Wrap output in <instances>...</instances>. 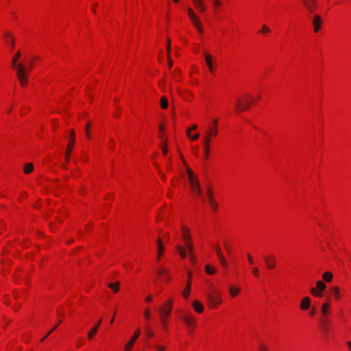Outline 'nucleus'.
Instances as JSON below:
<instances>
[{
	"label": "nucleus",
	"mask_w": 351,
	"mask_h": 351,
	"mask_svg": "<svg viewBox=\"0 0 351 351\" xmlns=\"http://www.w3.org/2000/svg\"><path fill=\"white\" fill-rule=\"evenodd\" d=\"M213 127H209L205 130L204 135L202 139V143L204 146V153L206 159L208 158L210 152V143L211 141L212 136H216L217 132V120H213Z\"/></svg>",
	"instance_id": "nucleus-1"
},
{
	"label": "nucleus",
	"mask_w": 351,
	"mask_h": 351,
	"mask_svg": "<svg viewBox=\"0 0 351 351\" xmlns=\"http://www.w3.org/2000/svg\"><path fill=\"white\" fill-rule=\"evenodd\" d=\"M173 305V300L169 299L164 302L162 307L159 309L160 317L162 324L165 326V320L169 316Z\"/></svg>",
	"instance_id": "nucleus-2"
},
{
	"label": "nucleus",
	"mask_w": 351,
	"mask_h": 351,
	"mask_svg": "<svg viewBox=\"0 0 351 351\" xmlns=\"http://www.w3.org/2000/svg\"><path fill=\"white\" fill-rule=\"evenodd\" d=\"M182 236L184 240V243L186 247L189 251V252H192L194 250L193 245L191 241V236L189 234V230L188 228L183 226L182 228Z\"/></svg>",
	"instance_id": "nucleus-3"
},
{
	"label": "nucleus",
	"mask_w": 351,
	"mask_h": 351,
	"mask_svg": "<svg viewBox=\"0 0 351 351\" xmlns=\"http://www.w3.org/2000/svg\"><path fill=\"white\" fill-rule=\"evenodd\" d=\"M245 101L242 102L240 98H237L236 102V110L238 111H245L248 109L249 106L252 104L250 101V96L249 95H245Z\"/></svg>",
	"instance_id": "nucleus-4"
},
{
	"label": "nucleus",
	"mask_w": 351,
	"mask_h": 351,
	"mask_svg": "<svg viewBox=\"0 0 351 351\" xmlns=\"http://www.w3.org/2000/svg\"><path fill=\"white\" fill-rule=\"evenodd\" d=\"M187 12L190 19L191 20L195 28L198 30L199 33H202L204 29L202 26V23L199 19L195 15V14L194 13V12L193 11V10L191 8H189L187 9Z\"/></svg>",
	"instance_id": "nucleus-5"
},
{
	"label": "nucleus",
	"mask_w": 351,
	"mask_h": 351,
	"mask_svg": "<svg viewBox=\"0 0 351 351\" xmlns=\"http://www.w3.org/2000/svg\"><path fill=\"white\" fill-rule=\"evenodd\" d=\"M16 76L19 83L22 86H25L27 83V69H23L21 65L18 66V71H16Z\"/></svg>",
	"instance_id": "nucleus-6"
},
{
	"label": "nucleus",
	"mask_w": 351,
	"mask_h": 351,
	"mask_svg": "<svg viewBox=\"0 0 351 351\" xmlns=\"http://www.w3.org/2000/svg\"><path fill=\"white\" fill-rule=\"evenodd\" d=\"M317 288L319 291H317L315 288H312L311 289V293L318 298H320L322 296V292L326 289V285L324 282H323L321 280H319L316 283Z\"/></svg>",
	"instance_id": "nucleus-7"
},
{
	"label": "nucleus",
	"mask_w": 351,
	"mask_h": 351,
	"mask_svg": "<svg viewBox=\"0 0 351 351\" xmlns=\"http://www.w3.org/2000/svg\"><path fill=\"white\" fill-rule=\"evenodd\" d=\"M75 139V132L73 130H72L71 131V136H70V139H69V144H68L66 154H65V160L66 162H68L69 161V156H70L71 152L73 150Z\"/></svg>",
	"instance_id": "nucleus-8"
},
{
	"label": "nucleus",
	"mask_w": 351,
	"mask_h": 351,
	"mask_svg": "<svg viewBox=\"0 0 351 351\" xmlns=\"http://www.w3.org/2000/svg\"><path fill=\"white\" fill-rule=\"evenodd\" d=\"M322 23V19L320 15L315 14L312 17V25L315 32H318L320 30Z\"/></svg>",
	"instance_id": "nucleus-9"
},
{
	"label": "nucleus",
	"mask_w": 351,
	"mask_h": 351,
	"mask_svg": "<svg viewBox=\"0 0 351 351\" xmlns=\"http://www.w3.org/2000/svg\"><path fill=\"white\" fill-rule=\"evenodd\" d=\"M214 292L216 294V297L213 296L211 294H208V295H207L208 300L210 302V305L212 307H215L221 303V300H220V298L219 296V291L217 290H215Z\"/></svg>",
	"instance_id": "nucleus-10"
},
{
	"label": "nucleus",
	"mask_w": 351,
	"mask_h": 351,
	"mask_svg": "<svg viewBox=\"0 0 351 351\" xmlns=\"http://www.w3.org/2000/svg\"><path fill=\"white\" fill-rule=\"evenodd\" d=\"M21 57V51H18L16 52L11 60L12 66L14 69L18 71V66L21 65L23 69H25V65L21 62H18L19 59Z\"/></svg>",
	"instance_id": "nucleus-11"
},
{
	"label": "nucleus",
	"mask_w": 351,
	"mask_h": 351,
	"mask_svg": "<svg viewBox=\"0 0 351 351\" xmlns=\"http://www.w3.org/2000/svg\"><path fill=\"white\" fill-rule=\"evenodd\" d=\"M140 334H141V330L140 329H137L135 331L134 334L133 335L132 338L125 345V351H130L131 350V349H132V348L133 346L134 343L138 338Z\"/></svg>",
	"instance_id": "nucleus-12"
},
{
	"label": "nucleus",
	"mask_w": 351,
	"mask_h": 351,
	"mask_svg": "<svg viewBox=\"0 0 351 351\" xmlns=\"http://www.w3.org/2000/svg\"><path fill=\"white\" fill-rule=\"evenodd\" d=\"M303 4L309 13H313L317 6L315 0H303Z\"/></svg>",
	"instance_id": "nucleus-13"
},
{
	"label": "nucleus",
	"mask_w": 351,
	"mask_h": 351,
	"mask_svg": "<svg viewBox=\"0 0 351 351\" xmlns=\"http://www.w3.org/2000/svg\"><path fill=\"white\" fill-rule=\"evenodd\" d=\"M265 262L267 265V267L269 269H271L276 267V258L274 256H264Z\"/></svg>",
	"instance_id": "nucleus-14"
},
{
	"label": "nucleus",
	"mask_w": 351,
	"mask_h": 351,
	"mask_svg": "<svg viewBox=\"0 0 351 351\" xmlns=\"http://www.w3.org/2000/svg\"><path fill=\"white\" fill-rule=\"evenodd\" d=\"M215 248V251H216V252L217 254V256H218V258L219 259V261H220L221 265L223 267L227 268L228 267V263H227V262L226 261V258H225L224 256L223 255V254L221 252V250L219 246L218 245H217Z\"/></svg>",
	"instance_id": "nucleus-15"
},
{
	"label": "nucleus",
	"mask_w": 351,
	"mask_h": 351,
	"mask_svg": "<svg viewBox=\"0 0 351 351\" xmlns=\"http://www.w3.org/2000/svg\"><path fill=\"white\" fill-rule=\"evenodd\" d=\"M191 188H192V190L194 191V193H195L199 196H200L202 198H203V195H202V192L200 189L199 182L198 179H196L195 182L192 183Z\"/></svg>",
	"instance_id": "nucleus-16"
},
{
	"label": "nucleus",
	"mask_w": 351,
	"mask_h": 351,
	"mask_svg": "<svg viewBox=\"0 0 351 351\" xmlns=\"http://www.w3.org/2000/svg\"><path fill=\"white\" fill-rule=\"evenodd\" d=\"M101 319H100L97 323L90 329V330L88 332V338L89 339H91L97 333V331L99 328V327L100 326V324H101Z\"/></svg>",
	"instance_id": "nucleus-17"
},
{
	"label": "nucleus",
	"mask_w": 351,
	"mask_h": 351,
	"mask_svg": "<svg viewBox=\"0 0 351 351\" xmlns=\"http://www.w3.org/2000/svg\"><path fill=\"white\" fill-rule=\"evenodd\" d=\"M205 60L206 62V64L209 69V71L211 73H213V58L212 56L210 53H205Z\"/></svg>",
	"instance_id": "nucleus-18"
},
{
	"label": "nucleus",
	"mask_w": 351,
	"mask_h": 351,
	"mask_svg": "<svg viewBox=\"0 0 351 351\" xmlns=\"http://www.w3.org/2000/svg\"><path fill=\"white\" fill-rule=\"evenodd\" d=\"M311 306V299L308 297L304 298L300 303V308L306 311L310 308Z\"/></svg>",
	"instance_id": "nucleus-19"
},
{
	"label": "nucleus",
	"mask_w": 351,
	"mask_h": 351,
	"mask_svg": "<svg viewBox=\"0 0 351 351\" xmlns=\"http://www.w3.org/2000/svg\"><path fill=\"white\" fill-rule=\"evenodd\" d=\"M188 276H189V278H191V273L189 272ZM190 290H191V282H190V279H189V281L186 284V288L182 293V295L185 298H186L189 296Z\"/></svg>",
	"instance_id": "nucleus-20"
},
{
	"label": "nucleus",
	"mask_w": 351,
	"mask_h": 351,
	"mask_svg": "<svg viewBox=\"0 0 351 351\" xmlns=\"http://www.w3.org/2000/svg\"><path fill=\"white\" fill-rule=\"evenodd\" d=\"M194 5L200 11L204 12L205 5L202 0H192Z\"/></svg>",
	"instance_id": "nucleus-21"
},
{
	"label": "nucleus",
	"mask_w": 351,
	"mask_h": 351,
	"mask_svg": "<svg viewBox=\"0 0 351 351\" xmlns=\"http://www.w3.org/2000/svg\"><path fill=\"white\" fill-rule=\"evenodd\" d=\"M182 319L189 326H193L195 323V319L191 316H183Z\"/></svg>",
	"instance_id": "nucleus-22"
},
{
	"label": "nucleus",
	"mask_w": 351,
	"mask_h": 351,
	"mask_svg": "<svg viewBox=\"0 0 351 351\" xmlns=\"http://www.w3.org/2000/svg\"><path fill=\"white\" fill-rule=\"evenodd\" d=\"M193 308L195 309V311L197 312V313H202L204 310V307L202 304L201 302H199V301H194L193 302Z\"/></svg>",
	"instance_id": "nucleus-23"
},
{
	"label": "nucleus",
	"mask_w": 351,
	"mask_h": 351,
	"mask_svg": "<svg viewBox=\"0 0 351 351\" xmlns=\"http://www.w3.org/2000/svg\"><path fill=\"white\" fill-rule=\"evenodd\" d=\"M186 173L189 179L190 184L192 185V183L195 182V180L197 179V178L194 175L192 170L189 167L186 168Z\"/></svg>",
	"instance_id": "nucleus-24"
},
{
	"label": "nucleus",
	"mask_w": 351,
	"mask_h": 351,
	"mask_svg": "<svg viewBox=\"0 0 351 351\" xmlns=\"http://www.w3.org/2000/svg\"><path fill=\"white\" fill-rule=\"evenodd\" d=\"M169 273V269H159L158 270V274L160 275V276H163V275H166V276L164 278V280L166 282H168L169 280H170V277L168 276V274Z\"/></svg>",
	"instance_id": "nucleus-25"
},
{
	"label": "nucleus",
	"mask_w": 351,
	"mask_h": 351,
	"mask_svg": "<svg viewBox=\"0 0 351 351\" xmlns=\"http://www.w3.org/2000/svg\"><path fill=\"white\" fill-rule=\"evenodd\" d=\"M331 293L336 300H339L341 297L339 288L338 287H333L331 288Z\"/></svg>",
	"instance_id": "nucleus-26"
},
{
	"label": "nucleus",
	"mask_w": 351,
	"mask_h": 351,
	"mask_svg": "<svg viewBox=\"0 0 351 351\" xmlns=\"http://www.w3.org/2000/svg\"><path fill=\"white\" fill-rule=\"evenodd\" d=\"M5 37L7 43L10 44L11 47H13L14 45V39L13 36H12L10 33H5Z\"/></svg>",
	"instance_id": "nucleus-27"
},
{
	"label": "nucleus",
	"mask_w": 351,
	"mask_h": 351,
	"mask_svg": "<svg viewBox=\"0 0 351 351\" xmlns=\"http://www.w3.org/2000/svg\"><path fill=\"white\" fill-rule=\"evenodd\" d=\"M156 243L158 245V254L161 255L165 249L164 245L162 244L161 239H160L157 240Z\"/></svg>",
	"instance_id": "nucleus-28"
},
{
	"label": "nucleus",
	"mask_w": 351,
	"mask_h": 351,
	"mask_svg": "<svg viewBox=\"0 0 351 351\" xmlns=\"http://www.w3.org/2000/svg\"><path fill=\"white\" fill-rule=\"evenodd\" d=\"M108 287L111 289L114 292L117 293L119 289V282H116L115 283L108 284Z\"/></svg>",
	"instance_id": "nucleus-29"
},
{
	"label": "nucleus",
	"mask_w": 351,
	"mask_h": 351,
	"mask_svg": "<svg viewBox=\"0 0 351 351\" xmlns=\"http://www.w3.org/2000/svg\"><path fill=\"white\" fill-rule=\"evenodd\" d=\"M34 169V165L32 163L26 164L24 167V173L28 174L31 173Z\"/></svg>",
	"instance_id": "nucleus-30"
},
{
	"label": "nucleus",
	"mask_w": 351,
	"mask_h": 351,
	"mask_svg": "<svg viewBox=\"0 0 351 351\" xmlns=\"http://www.w3.org/2000/svg\"><path fill=\"white\" fill-rule=\"evenodd\" d=\"M332 276H333L331 272L327 271L323 274L322 278L326 282H330L332 279Z\"/></svg>",
	"instance_id": "nucleus-31"
},
{
	"label": "nucleus",
	"mask_w": 351,
	"mask_h": 351,
	"mask_svg": "<svg viewBox=\"0 0 351 351\" xmlns=\"http://www.w3.org/2000/svg\"><path fill=\"white\" fill-rule=\"evenodd\" d=\"M240 291V289L238 287H230L229 289V293L232 297H235Z\"/></svg>",
	"instance_id": "nucleus-32"
},
{
	"label": "nucleus",
	"mask_w": 351,
	"mask_h": 351,
	"mask_svg": "<svg viewBox=\"0 0 351 351\" xmlns=\"http://www.w3.org/2000/svg\"><path fill=\"white\" fill-rule=\"evenodd\" d=\"M178 251L179 252V254L181 256L182 258H185L186 257V251L184 250V248L182 247H181L180 245H178L176 247Z\"/></svg>",
	"instance_id": "nucleus-33"
},
{
	"label": "nucleus",
	"mask_w": 351,
	"mask_h": 351,
	"mask_svg": "<svg viewBox=\"0 0 351 351\" xmlns=\"http://www.w3.org/2000/svg\"><path fill=\"white\" fill-rule=\"evenodd\" d=\"M61 323H62L61 320L58 321V324L54 325L53 326V328L51 329H50V330L47 333V335L40 340V341H43L53 331H54L57 328L58 324H60Z\"/></svg>",
	"instance_id": "nucleus-34"
},
{
	"label": "nucleus",
	"mask_w": 351,
	"mask_h": 351,
	"mask_svg": "<svg viewBox=\"0 0 351 351\" xmlns=\"http://www.w3.org/2000/svg\"><path fill=\"white\" fill-rule=\"evenodd\" d=\"M160 106L162 109H166L168 107V101L165 97H162L160 99Z\"/></svg>",
	"instance_id": "nucleus-35"
},
{
	"label": "nucleus",
	"mask_w": 351,
	"mask_h": 351,
	"mask_svg": "<svg viewBox=\"0 0 351 351\" xmlns=\"http://www.w3.org/2000/svg\"><path fill=\"white\" fill-rule=\"evenodd\" d=\"M329 306L330 305L328 303L323 304L322 306V313H323V315H326L328 313Z\"/></svg>",
	"instance_id": "nucleus-36"
},
{
	"label": "nucleus",
	"mask_w": 351,
	"mask_h": 351,
	"mask_svg": "<svg viewBox=\"0 0 351 351\" xmlns=\"http://www.w3.org/2000/svg\"><path fill=\"white\" fill-rule=\"evenodd\" d=\"M259 32L265 34L270 32V29L268 27H267L265 25H263L262 28L259 31Z\"/></svg>",
	"instance_id": "nucleus-37"
},
{
	"label": "nucleus",
	"mask_w": 351,
	"mask_h": 351,
	"mask_svg": "<svg viewBox=\"0 0 351 351\" xmlns=\"http://www.w3.org/2000/svg\"><path fill=\"white\" fill-rule=\"evenodd\" d=\"M206 272L208 274H213L215 273V269L214 268H212L209 265H206L205 267Z\"/></svg>",
	"instance_id": "nucleus-38"
},
{
	"label": "nucleus",
	"mask_w": 351,
	"mask_h": 351,
	"mask_svg": "<svg viewBox=\"0 0 351 351\" xmlns=\"http://www.w3.org/2000/svg\"><path fill=\"white\" fill-rule=\"evenodd\" d=\"M209 204L213 210H216L217 208V204L214 201L213 198H210Z\"/></svg>",
	"instance_id": "nucleus-39"
},
{
	"label": "nucleus",
	"mask_w": 351,
	"mask_h": 351,
	"mask_svg": "<svg viewBox=\"0 0 351 351\" xmlns=\"http://www.w3.org/2000/svg\"><path fill=\"white\" fill-rule=\"evenodd\" d=\"M144 316L147 320H149L150 319V313L149 308H146L145 309Z\"/></svg>",
	"instance_id": "nucleus-40"
},
{
	"label": "nucleus",
	"mask_w": 351,
	"mask_h": 351,
	"mask_svg": "<svg viewBox=\"0 0 351 351\" xmlns=\"http://www.w3.org/2000/svg\"><path fill=\"white\" fill-rule=\"evenodd\" d=\"M146 333L149 337H152L154 335V332L149 327H146L145 328Z\"/></svg>",
	"instance_id": "nucleus-41"
},
{
	"label": "nucleus",
	"mask_w": 351,
	"mask_h": 351,
	"mask_svg": "<svg viewBox=\"0 0 351 351\" xmlns=\"http://www.w3.org/2000/svg\"><path fill=\"white\" fill-rule=\"evenodd\" d=\"M206 193L208 195V202H210V198H213V195H212V190L210 188L208 187L207 189Z\"/></svg>",
	"instance_id": "nucleus-42"
},
{
	"label": "nucleus",
	"mask_w": 351,
	"mask_h": 351,
	"mask_svg": "<svg viewBox=\"0 0 351 351\" xmlns=\"http://www.w3.org/2000/svg\"><path fill=\"white\" fill-rule=\"evenodd\" d=\"M170 50H171V44H170V40L168 39L167 40V54L169 55L170 54Z\"/></svg>",
	"instance_id": "nucleus-43"
},
{
	"label": "nucleus",
	"mask_w": 351,
	"mask_h": 351,
	"mask_svg": "<svg viewBox=\"0 0 351 351\" xmlns=\"http://www.w3.org/2000/svg\"><path fill=\"white\" fill-rule=\"evenodd\" d=\"M86 136L89 138H90V134H89V132H88V130H89V128H90V123H88L86 125Z\"/></svg>",
	"instance_id": "nucleus-44"
},
{
	"label": "nucleus",
	"mask_w": 351,
	"mask_h": 351,
	"mask_svg": "<svg viewBox=\"0 0 351 351\" xmlns=\"http://www.w3.org/2000/svg\"><path fill=\"white\" fill-rule=\"evenodd\" d=\"M252 274L255 276H258V274H259V270L257 267H254L252 269Z\"/></svg>",
	"instance_id": "nucleus-45"
},
{
	"label": "nucleus",
	"mask_w": 351,
	"mask_h": 351,
	"mask_svg": "<svg viewBox=\"0 0 351 351\" xmlns=\"http://www.w3.org/2000/svg\"><path fill=\"white\" fill-rule=\"evenodd\" d=\"M213 3L216 8L220 7L221 5V2L219 0H214Z\"/></svg>",
	"instance_id": "nucleus-46"
},
{
	"label": "nucleus",
	"mask_w": 351,
	"mask_h": 351,
	"mask_svg": "<svg viewBox=\"0 0 351 351\" xmlns=\"http://www.w3.org/2000/svg\"><path fill=\"white\" fill-rule=\"evenodd\" d=\"M156 351H164L165 348L164 346H156L155 347Z\"/></svg>",
	"instance_id": "nucleus-47"
},
{
	"label": "nucleus",
	"mask_w": 351,
	"mask_h": 351,
	"mask_svg": "<svg viewBox=\"0 0 351 351\" xmlns=\"http://www.w3.org/2000/svg\"><path fill=\"white\" fill-rule=\"evenodd\" d=\"M247 259L250 264H252L254 263V260L250 254H247Z\"/></svg>",
	"instance_id": "nucleus-48"
},
{
	"label": "nucleus",
	"mask_w": 351,
	"mask_h": 351,
	"mask_svg": "<svg viewBox=\"0 0 351 351\" xmlns=\"http://www.w3.org/2000/svg\"><path fill=\"white\" fill-rule=\"evenodd\" d=\"M168 64L170 68L173 66V60L170 58L169 55H168Z\"/></svg>",
	"instance_id": "nucleus-49"
},
{
	"label": "nucleus",
	"mask_w": 351,
	"mask_h": 351,
	"mask_svg": "<svg viewBox=\"0 0 351 351\" xmlns=\"http://www.w3.org/2000/svg\"><path fill=\"white\" fill-rule=\"evenodd\" d=\"M189 258L191 259V261L192 262H194L195 261V257H194V255H193V251L192 252H189Z\"/></svg>",
	"instance_id": "nucleus-50"
},
{
	"label": "nucleus",
	"mask_w": 351,
	"mask_h": 351,
	"mask_svg": "<svg viewBox=\"0 0 351 351\" xmlns=\"http://www.w3.org/2000/svg\"><path fill=\"white\" fill-rule=\"evenodd\" d=\"M199 134L197 133L194 136H191V138L193 141H195L199 138Z\"/></svg>",
	"instance_id": "nucleus-51"
},
{
	"label": "nucleus",
	"mask_w": 351,
	"mask_h": 351,
	"mask_svg": "<svg viewBox=\"0 0 351 351\" xmlns=\"http://www.w3.org/2000/svg\"><path fill=\"white\" fill-rule=\"evenodd\" d=\"M315 314V308H313L310 311V315L313 316Z\"/></svg>",
	"instance_id": "nucleus-52"
},
{
	"label": "nucleus",
	"mask_w": 351,
	"mask_h": 351,
	"mask_svg": "<svg viewBox=\"0 0 351 351\" xmlns=\"http://www.w3.org/2000/svg\"><path fill=\"white\" fill-rule=\"evenodd\" d=\"M158 173L161 176L162 179L165 180V179H166L165 176L161 171H158Z\"/></svg>",
	"instance_id": "nucleus-53"
},
{
	"label": "nucleus",
	"mask_w": 351,
	"mask_h": 351,
	"mask_svg": "<svg viewBox=\"0 0 351 351\" xmlns=\"http://www.w3.org/2000/svg\"><path fill=\"white\" fill-rule=\"evenodd\" d=\"M97 4L92 5L91 10L93 12L95 13V9H96Z\"/></svg>",
	"instance_id": "nucleus-54"
},
{
	"label": "nucleus",
	"mask_w": 351,
	"mask_h": 351,
	"mask_svg": "<svg viewBox=\"0 0 351 351\" xmlns=\"http://www.w3.org/2000/svg\"><path fill=\"white\" fill-rule=\"evenodd\" d=\"M145 300H146V302H151V301H152V296H151V295H148V296H147V298H145Z\"/></svg>",
	"instance_id": "nucleus-55"
},
{
	"label": "nucleus",
	"mask_w": 351,
	"mask_h": 351,
	"mask_svg": "<svg viewBox=\"0 0 351 351\" xmlns=\"http://www.w3.org/2000/svg\"><path fill=\"white\" fill-rule=\"evenodd\" d=\"M167 152H168L167 148L166 147H162V152H163V154H167Z\"/></svg>",
	"instance_id": "nucleus-56"
},
{
	"label": "nucleus",
	"mask_w": 351,
	"mask_h": 351,
	"mask_svg": "<svg viewBox=\"0 0 351 351\" xmlns=\"http://www.w3.org/2000/svg\"><path fill=\"white\" fill-rule=\"evenodd\" d=\"M132 265H126L125 264H123V267L126 269H130L132 268Z\"/></svg>",
	"instance_id": "nucleus-57"
},
{
	"label": "nucleus",
	"mask_w": 351,
	"mask_h": 351,
	"mask_svg": "<svg viewBox=\"0 0 351 351\" xmlns=\"http://www.w3.org/2000/svg\"><path fill=\"white\" fill-rule=\"evenodd\" d=\"M260 350H261V351H266L265 347L263 345L260 346Z\"/></svg>",
	"instance_id": "nucleus-58"
},
{
	"label": "nucleus",
	"mask_w": 351,
	"mask_h": 351,
	"mask_svg": "<svg viewBox=\"0 0 351 351\" xmlns=\"http://www.w3.org/2000/svg\"><path fill=\"white\" fill-rule=\"evenodd\" d=\"M346 344L348 346L349 348L351 350V341H348L346 342Z\"/></svg>",
	"instance_id": "nucleus-59"
},
{
	"label": "nucleus",
	"mask_w": 351,
	"mask_h": 351,
	"mask_svg": "<svg viewBox=\"0 0 351 351\" xmlns=\"http://www.w3.org/2000/svg\"><path fill=\"white\" fill-rule=\"evenodd\" d=\"M110 142L111 143H112V145H113V146H112V148H113V147H114V140H113L112 138H110Z\"/></svg>",
	"instance_id": "nucleus-60"
},
{
	"label": "nucleus",
	"mask_w": 351,
	"mask_h": 351,
	"mask_svg": "<svg viewBox=\"0 0 351 351\" xmlns=\"http://www.w3.org/2000/svg\"><path fill=\"white\" fill-rule=\"evenodd\" d=\"M190 131H191V129L188 128L187 130H186V134L189 136H191L190 135Z\"/></svg>",
	"instance_id": "nucleus-61"
},
{
	"label": "nucleus",
	"mask_w": 351,
	"mask_h": 351,
	"mask_svg": "<svg viewBox=\"0 0 351 351\" xmlns=\"http://www.w3.org/2000/svg\"><path fill=\"white\" fill-rule=\"evenodd\" d=\"M163 128H163V125H160L159 126V130H160V132H162V131L163 130Z\"/></svg>",
	"instance_id": "nucleus-62"
},
{
	"label": "nucleus",
	"mask_w": 351,
	"mask_h": 351,
	"mask_svg": "<svg viewBox=\"0 0 351 351\" xmlns=\"http://www.w3.org/2000/svg\"><path fill=\"white\" fill-rule=\"evenodd\" d=\"M114 317L113 316V317H112V319H110V324H113V322H114Z\"/></svg>",
	"instance_id": "nucleus-63"
},
{
	"label": "nucleus",
	"mask_w": 351,
	"mask_h": 351,
	"mask_svg": "<svg viewBox=\"0 0 351 351\" xmlns=\"http://www.w3.org/2000/svg\"><path fill=\"white\" fill-rule=\"evenodd\" d=\"M197 125H193L192 126V129H193V130H196V129H197Z\"/></svg>",
	"instance_id": "nucleus-64"
}]
</instances>
